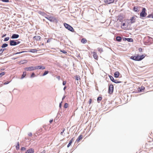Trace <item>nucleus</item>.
<instances>
[{"label":"nucleus","instance_id":"nucleus-1","mask_svg":"<svg viewBox=\"0 0 153 153\" xmlns=\"http://www.w3.org/2000/svg\"><path fill=\"white\" fill-rule=\"evenodd\" d=\"M146 56V55L145 54L140 56L137 54L136 56H131L130 57V59L135 61H140L143 59Z\"/></svg>","mask_w":153,"mask_h":153},{"label":"nucleus","instance_id":"nucleus-2","mask_svg":"<svg viewBox=\"0 0 153 153\" xmlns=\"http://www.w3.org/2000/svg\"><path fill=\"white\" fill-rule=\"evenodd\" d=\"M146 8L144 7H143L142 11L140 13V16L141 18H142L146 16L147 14L146 13Z\"/></svg>","mask_w":153,"mask_h":153},{"label":"nucleus","instance_id":"nucleus-3","mask_svg":"<svg viewBox=\"0 0 153 153\" xmlns=\"http://www.w3.org/2000/svg\"><path fill=\"white\" fill-rule=\"evenodd\" d=\"M64 25L66 28L67 29L70 31L72 32L74 31V30L73 28L69 25L67 23H65L64 24Z\"/></svg>","mask_w":153,"mask_h":153},{"label":"nucleus","instance_id":"nucleus-4","mask_svg":"<svg viewBox=\"0 0 153 153\" xmlns=\"http://www.w3.org/2000/svg\"><path fill=\"white\" fill-rule=\"evenodd\" d=\"M136 17H137V16H133L131 18L130 20L128 19L126 20V22H127L128 23V22L130 21V23L131 24L134 23L136 22Z\"/></svg>","mask_w":153,"mask_h":153},{"label":"nucleus","instance_id":"nucleus-5","mask_svg":"<svg viewBox=\"0 0 153 153\" xmlns=\"http://www.w3.org/2000/svg\"><path fill=\"white\" fill-rule=\"evenodd\" d=\"M114 86L113 85L111 84L109 85L108 89V92L110 94L112 93L113 91Z\"/></svg>","mask_w":153,"mask_h":153},{"label":"nucleus","instance_id":"nucleus-6","mask_svg":"<svg viewBox=\"0 0 153 153\" xmlns=\"http://www.w3.org/2000/svg\"><path fill=\"white\" fill-rule=\"evenodd\" d=\"M24 69L26 71H31L35 70V67L31 66L29 67L25 68Z\"/></svg>","mask_w":153,"mask_h":153},{"label":"nucleus","instance_id":"nucleus-7","mask_svg":"<svg viewBox=\"0 0 153 153\" xmlns=\"http://www.w3.org/2000/svg\"><path fill=\"white\" fill-rule=\"evenodd\" d=\"M141 7L140 6L134 7L133 8V10L135 12L137 13L139 12L140 10V8Z\"/></svg>","mask_w":153,"mask_h":153},{"label":"nucleus","instance_id":"nucleus-8","mask_svg":"<svg viewBox=\"0 0 153 153\" xmlns=\"http://www.w3.org/2000/svg\"><path fill=\"white\" fill-rule=\"evenodd\" d=\"M45 18L51 22L54 21L55 19V18L51 16H48L47 17H45Z\"/></svg>","mask_w":153,"mask_h":153},{"label":"nucleus","instance_id":"nucleus-9","mask_svg":"<svg viewBox=\"0 0 153 153\" xmlns=\"http://www.w3.org/2000/svg\"><path fill=\"white\" fill-rule=\"evenodd\" d=\"M114 0H104V1L105 3L107 4L113 3L114 2Z\"/></svg>","mask_w":153,"mask_h":153},{"label":"nucleus","instance_id":"nucleus-10","mask_svg":"<svg viewBox=\"0 0 153 153\" xmlns=\"http://www.w3.org/2000/svg\"><path fill=\"white\" fill-rule=\"evenodd\" d=\"M17 45L16 42L13 40H11L10 41V45L11 46H14Z\"/></svg>","mask_w":153,"mask_h":153},{"label":"nucleus","instance_id":"nucleus-11","mask_svg":"<svg viewBox=\"0 0 153 153\" xmlns=\"http://www.w3.org/2000/svg\"><path fill=\"white\" fill-rule=\"evenodd\" d=\"M34 149H30L27 150L25 153H34Z\"/></svg>","mask_w":153,"mask_h":153},{"label":"nucleus","instance_id":"nucleus-12","mask_svg":"<svg viewBox=\"0 0 153 153\" xmlns=\"http://www.w3.org/2000/svg\"><path fill=\"white\" fill-rule=\"evenodd\" d=\"M35 70L36 69H45V68L44 67H43L42 66H38L35 67Z\"/></svg>","mask_w":153,"mask_h":153},{"label":"nucleus","instance_id":"nucleus-13","mask_svg":"<svg viewBox=\"0 0 153 153\" xmlns=\"http://www.w3.org/2000/svg\"><path fill=\"white\" fill-rule=\"evenodd\" d=\"M128 25L126 24V23H123L121 25V27L123 29H126L128 26Z\"/></svg>","mask_w":153,"mask_h":153},{"label":"nucleus","instance_id":"nucleus-14","mask_svg":"<svg viewBox=\"0 0 153 153\" xmlns=\"http://www.w3.org/2000/svg\"><path fill=\"white\" fill-rule=\"evenodd\" d=\"M93 53V56L94 59L96 60H97L98 59V56L96 53L95 52H94Z\"/></svg>","mask_w":153,"mask_h":153},{"label":"nucleus","instance_id":"nucleus-15","mask_svg":"<svg viewBox=\"0 0 153 153\" xmlns=\"http://www.w3.org/2000/svg\"><path fill=\"white\" fill-rule=\"evenodd\" d=\"M41 37L39 36H35L33 37V38L35 39L36 41H39L41 39Z\"/></svg>","mask_w":153,"mask_h":153},{"label":"nucleus","instance_id":"nucleus-16","mask_svg":"<svg viewBox=\"0 0 153 153\" xmlns=\"http://www.w3.org/2000/svg\"><path fill=\"white\" fill-rule=\"evenodd\" d=\"M19 37V35L18 34H13L11 36L12 39H16Z\"/></svg>","mask_w":153,"mask_h":153},{"label":"nucleus","instance_id":"nucleus-17","mask_svg":"<svg viewBox=\"0 0 153 153\" xmlns=\"http://www.w3.org/2000/svg\"><path fill=\"white\" fill-rule=\"evenodd\" d=\"M114 75L115 77L116 78L118 77L120 75L119 72L118 71L115 72L114 73Z\"/></svg>","mask_w":153,"mask_h":153},{"label":"nucleus","instance_id":"nucleus-18","mask_svg":"<svg viewBox=\"0 0 153 153\" xmlns=\"http://www.w3.org/2000/svg\"><path fill=\"white\" fill-rule=\"evenodd\" d=\"M82 138V135H80L76 140V141L79 142V141Z\"/></svg>","mask_w":153,"mask_h":153},{"label":"nucleus","instance_id":"nucleus-19","mask_svg":"<svg viewBox=\"0 0 153 153\" xmlns=\"http://www.w3.org/2000/svg\"><path fill=\"white\" fill-rule=\"evenodd\" d=\"M87 40L86 39L83 38L82 39L81 41V42L83 44H85L87 42Z\"/></svg>","mask_w":153,"mask_h":153},{"label":"nucleus","instance_id":"nucleus-20","mask_svg":"<svg viewBox=\"0 0 153 153\" xmlns=\"http://www.w3.org/2000/svg\"><path fill=\"white\" fill-rule=\"evenodd\" d=\"M145 87L143 86H141V88H139L138 91L139 92H141L143 90L145 89Z\"/></svg>","mask_w":153,"mask_h":153},{"label":"nucleus","instance_id":"nucleus-21","mask_svg":"<svg viewBox=\"0 0 153 153\" xmlns=\"http://www.w3.org/2000/svg\"><path fill=\"white\" fill-rule=\"evenodd\" d=\"M74 141L73 138H72L71 139L69 143L67 146V147H69L71 144L72 142Z\"/></svg>","mask_w":153,"mask_h":153},{"label":"nucleus","instance_id":"nucleus-22","mask_svg":"<svg viewBox=\"0 0 153 153\" xmlns=\"http://www.w3.org/2000/svg\"><path fill=\"white\" fill-rule=\"evenodd\" d=\"M116 39L118 42H120L121 41L122 39L120 36H117L116 37Z\"/></svg>","mask_w":153,"mask_h":153},{"label":"nucleus","instance_id":"nucleus-23","mask_svg":"<svg viewBox=\"0 0 153 153\" xmlns=\"http://www.w3.org/2000/svg\"><path fill=\"white\" fill-rule=\"evenodd\" d=\"M38 50L36 49H31L29 52L32 53H35Z\"/></svg>","mask_w":153,"mask_h":153},{"label":"nucleus","instance_id":"nucleus-24","mask_svg":"<svg viewBox=\"0 0 153 153\" xmlns=\"http://www.w3.org/2000/svg\"><path fill=\"white\" fill-rule=\"evenodd\" d=\"M26 72H23V74L22 75V76L21 77V79H23L26 75Z\"/></svg>","mask_w":153,"mask_h":153},{"label":"nucleus","instance_id":"nucleus-25","mask_svg":"<svg viewBox=\"0 0 153 153\" xmlns=\"http://www.w3.org/2000/svg\"><path fill=\"white\" fill-rule=\"evenodd\" d=\"M102 98L101 97H98L97 98V101L99 103L100 101L102 100Z\"/></svg>","mask_w":153,"mask_h":153},{"label":"nucleus","instance_id":"nucleus-26","mask_svg":"<svg viewBox=\"0 0 153 153\" xmlns=\"http://www.w3.org/2000/svg\"><path fill=\"white\" fill-rule=\"evenodd\" d=\"M127 40L128 42H133V39L131 38L127 39Z\"/></svg>","mask_w":153,"mask_h":153},{"label":"nucleus","instance_id":"nucleus-27","mask_svg":"<svg viewBox=\"0 0 153 153\" xmlns=\"http://www.w3.org/2000/svg\"><path fill=\"white\" fill-rule=\"evenodd\" d=\"M5 74V72H3L0 73V78L2 77Z\"/></svg>","mask_w":153,"mask_h":153},{"label":"nucleus","instance_id":"nucleus-28","mask_svg":"<svg viewBox=\"0 0 153 153\" xmlns=\"http://www.w3.org/2000/svg\"><path fill=\"white\" fill-rule=\"evenodd\" d=\"M27 61L26 60H24L23 61H21L19 63L20 64H24V63H27Z\"/></svg>","mask_w":153,"mask_h":153},{"label":"nucleus","instance_id":"nucleus-29","mask_svg":"<svg viewBox=\"0 0 153 153\" xmlns=\"http://www.w3.org/2000/svg\"><path fill=\"white\" fill-rule=\"evenodd\" d=\"M68 106V103H66L65 104L64 107L65 108H67Z\"/></svg>","mask_w":153,"mask_h":153},{"label":"nucleus","instance_id":"nucleus-30","mask_svg":"<svg viewBox=\"0 0 153 153\" xmlns=\"http://www.w3.org/2000/svg\"><path fill=\"white\" fill-rule=\"evenodd\" d=\"M75 77L76 78V79L77 80H80V78L79 76H75Z\"/></svg>","mask_w":153,"mask_h":153},{"label":"nucleus","instance_id":"nucleus-31","mask_svg":"<svg viewBox=\"0 0 153 153\" xmlns=\"http://www.w3.org/2000/svg\"><path fill=\"white\" fill-rule=\"evenodd\" d=\"M97 49L98 51L100 53L103 51L102 49L101 48H98Z\"/></svg>","mask_w":153,"mask_h":153},{"label":"nucleus","instance_id":"nucleus-32","mask_svg":"<svg viewBox=\"0 0 153 153\" xmlns=\"http://www.w3.org/2000/svg\"><path fill=\"white\" fill-rule=\"evenodd\" d=\"M49 73V71H45L43 74V76H44L47 74Z\"/></svg>","mask_w":153,"mask_h":153},{"label":"nucleus","instance_id":"nucleus-33","mask_svg":"<svg viewBox=\"0 0 153 153\" xmlns=\"http://www.w3.org/2000/svg\"><path fill=\"white\" fill-rule=\"evenodd\" d=\"M8 45L7 44H4L2 45V48H5L7 47Z\"/></svg>","mask_w":153,"mask_h":153},{"label":"nucleus","instance_id":"nucleus-34","mask_svg":"<svg viewBox=\"0 0 153 153\" xmlns=\"http://www.w3.org/2000/svg\"><path fill=\"white\" fill-rule=\"evenodd\" d=\"M153 14H150L148 16H147V18H151L152 17V18H153Z\"/></svg>","mask_w":153,"mask_h":153},{"label":"nucleus","instance_id":"nucleus-35","mask_svg":"<svg viewBox=\"0 0 153 153\" xmlns=\"http://www.w3.org/2000/svg\"><path fill=\"white\" fill-rule=\"evenodd\" d=\"M9 37L5 38L4 39V41H7L9 40Z\"/></svg>","mask_w":153,"mask_h":153},{"label":"nucleus","instance_id":"nucleus-36","mask_svg":"<svg viewBox=\"0 0 153 153\" xmlns=\"http://www.w3.org/2000/svg\"><path fill=\"white\" fill-rule=\"evenodd\" d=\"M110 79L113 82H115V81H114V78L112 76H111V77H110Z\"/></svg>","mask_w":153,"mask_h":153},{"label":"nucleus","instance_id":"nucleus-37","mask_svg":"<svg viewBox=\"0 0 153 153\" xmlns=\"http://www.w3.org/2000/svg\"><path fill=\"white\" fill-rule=\"evenodd\" d=\"M65 130V128H63V129L62 130V131H61V133H60V134H61V135H63V133L64 132Z\"/></svg>","mask_w":153,"mask_h":153},{"label":"nucleus","instance_id":"nucleus-38","mask_svg":"<svg viewBox=\"0 0 153 153\" xmlns=\"http://www.w3.org/2000/svg\"><path fill=\"white\" fill-rule=\"evenodd\" d=\"M60 51L61 52L63 53H65H65H67V52L66 51H65V50H61Z\"/></svg>","mask_w":153,"mask_h":153},{"label":"nucleus","instance_id":"nucleus-39","mask_svg":"<svg viewBox=\"0 0 153 153\" xmlns=\"http://www.w3.org/2000/svg\"><path fill=\"white\" fill-rule=\"evenodd\" d=\"M138 50L139 52H142L143 49L142 48H140L138 49Z\"/></svg>","mask_w":153,"mask_h":153},{"label":"nucleus","instance_id":"nucleus-40","mask_svg":"<svg viewBox=\"0 0 153 153\" xmlns=\"http://www.w3.org/2000/svg\"><path fill=\"white\" fill-rule=\"evenodd\" d=\"M35 76V74L34 73H32L31 76V77H34Z\"/></svg>","mask_w":153,"mask_h":153},{"label":"nucleus","instance_id":"nucleus-41","mask_svg":"<svg viewBox=\"0 0 153 153\" xmlns=\"http://www.w3.org/2000/svg\"><path fill=\"white\" fill-rule=\"evenodd\" d=\"M2 1L4 2H8L9 1V0H2Z\"/></svg>","mask_w":153,"mask_h":153},{"label":"nucleus","instance_id":"nucleus-42","mask_svg":"<svg viewBox=\"0 0 153 153\" xmlns=\"http://www.w3.org/2000/svg\"><path fill=\"white\" fill-rule=\"evenodd\" d=\"M4 50H2V49H0V54H1L3 52Z\"/></svg>","mask_w":153,"mask_h":153},{"label":"nucleus","instance_id":"nucleus-43","mask_svg":"<svg viewBox=\"0 0 153 153\" xmlns=\"http://www.w3.org/2000/svg\"><path fill=\"white\" fill-rule=\"evenodd\" d=\"M16 149L17 150L19 149V142L18 143V145L16 146Z\"/></svg>","mask_w":153,"mask_h":153},{"label":"nucleus","instance_id":"nucleus-44","mask_svg":"<svg viewBox=\"0 0 153 153\" xmlns=\"http://www.w3.org/2000/svg\"><path fill=\"white\" fill-rule=\"evenodd\" d=\"M10 82L7 81V82H5V83H4L3 84L4 85H6V84H7L9 83Z\"/></svg>","mask_w":153,"mask_h":153},{"label":"nucleus","instance_id":"nucleus-45","mask_svg":"<svg viewBox=\"0 0 153 153\" xmlns=\"http://www.w3.org/2000/svg\"><path fill=\"white\" fill-rule=\"evenodd\" d=\"M51 39V38L48 39L47 41V43H49L50 42Z\"/></svg>","mask_w":153,"mask_h":153},{"label":"nucleus","instance_id":"nucleus-46","mask_svg":"<svg viewBox=\"0 0 153 153\" xmlns=\"http://www.w3.org/2000/svg\"><path fill=\"white\" fill-rule=\"evenodd\" d=\"M66 81H63V83H62V84L63 85H65V84H66Z\"/></svg>","mask_w":153,"mask_h":153},{"label":"nucleus","instance_id":"nucleus-47","mask_svg":"<svg viewBox=\"0 0 153 153\" xmlns=\"http://www.w3.org/2000/svg\"><path fill=\"white\" fill-rule=\"evenodd\" d=\"M92 100L91 99H90V100H89V104H91V103L92 102Z\"/></svg>","mask_w":153,"mask_h":153},{"label":"nucleus","instance_id":"nucleus-48","mask_svg":"<svg viewBox=\"0 0 153 153\" xmlns=\"http://www.w3.org/2000/svg\"><path fill=\"white\" fill-rule=\"evenodd\" d=\"M62 102L59 105V107L60 108H61V106H62Z\"/></svg>","mask_w":153,"mask_h":153},{"label":"nucleus","instance_id":"nucleus-49","mask_svg":"<svg viewBox=\"0 0 153 153\" xmlns=\"http://www.w3.org/2000/svg\"><path fill=\"white\" fill-rule=\"evenodd\" d=\"M25 51H22V52H17L16 53V54H19V53H23V52H25Z\"/></svg>","mask_w":153,"mask_h":153},{"label":"nucleus","instance_id":"nucleus-50","mask_svg":"<svg viewBox=\"0 0 153 153\" xmlns=\"http://www.w3.org/2000/svg\"><path fill=\"white\" fill-rule=\"evenodd\" d=\"M59 80L60 79V76H58L56 77Z\"/></svg>","mask_w":153,"mask_h":153},{"label":"nucleus","instance_id":"nucleus-51","mask_svg":"<svg viewBox=\"0 0 153 153\" xmlns=\"http://www.w3.org/2000/svg\"><path fill=\"white\" fill-rule=\"evenodd\" d=\"M28 135L30 136H31L32 135V134L31 133H29L28 134Z\"/></svg>","mask_w":153,"mask_h":153},{"label":"nucleus","instance_id":"nucleus-52","mask_svg":"<svg viewBox=\"0 0 153 153\" xmlns=\"http://www.w3.org/2000/svg\"><path fill=\"white\" fill-rule=\"evenodd\" d=\"M127 38H124L123 39V40H127Z\"/></svg>","mask_w":153,"mask_h":153},{"label":"nucleus","instance_id":"nucleus-53","mask_svg":"<svg viewBox=\"0 0 153 153\" xmlns=\"http://www.w3.org/2000/svg\"><path fill=\"white\" fill-rule=\"evenodd\" d=\"M114 81H115V82H114L115 83H119V82H118L117 81V80H114Z\"/></svg>","mask_w":153,"mask_h":153},{"label":"nucleus","instance_id":"nucleus-54","mask_svg":"<svg viewBox=\"0 0 153 153\" xmlns=\"http://www.w3.org/2000/svg\"><path fill=\"white\" fill-rule=\"evenodd\" d=\"M45 150H44L42 152L40 153H45Z\"/></svg>","mask_w":153,"mask_h":153},{"label":"nucleus","instance_id":"nucleus-55","mask_svg":"<svg viewBox=\"0 0 153 153\" xmlns=\"http://www.w3.org/2000/svg\"><path fill=\"white\" fill-rule=\"evenodd\" d=\"M53 121V120H50L49 122H50V123H51Z\"/></svg>","mask_w":153,"mask_h":153},{"label":"nucleus","instance_id":"nucleus-56","mask_svg":"<svg viewBox=\"0 0 153 153\" xmlns=\"http://www.w3.org/2000/svg\"><path fill=\"white\" fill-rule=\"evenodd\" d=\"M20 43V42L19 41H17L16 42V43H17V45L19 44Z\"/></svg>","mask_w":153,"mask_h":153},{"label":"nucleus","instance_id":"nucleus-57","mask_svg":"<svg viewBox=\"0 0 153 153\" xmlns=\"http://www.w3.org/2000/svg\"><path fill=\"white\" fill-rule=\"evenodd\" d=\"M65 96H64V97H63V98H62V100H64V99L65 98Z\"/></svg>","mask_w":153,"mask_h":153},{"label":"nucleus","instance_id":"nucleus-58","mask_svg":"<svg viewBox=\"0 0 153 153\" xmlns=\"http://www.w3.org/2000/svg\"><path fill=\"white\" fill-rule=\"evenodd\" d=\"M6 35V34H5L4 35H3L2 37H4V36H5Z\"/></svg>","mask_w":153,"mask_h":153},{"label":"nucleus","instance_id":"nucleus-59","mask_svg":"<svg viewBox=\"0 0 153 153\" xmlns=\"http://www.w3.org/2000/svg\"><path fill=\"white\" fill-rule=\"evenodd\" d=\"M66 88V86H65L64 88V90H65V88Z\"/></svg>","mask_w":153,"mask_h":153},{"label":"nucleus","instance_id":"nucleus-60","mask_svg":"<svg viewBox=\"0 0 153 153\" xmlns=\"http://www.w3.org/2000/svg\"><path fill=\"white\" fill-rule=\"evenodd\" d=\"M68 153V152H66V153Z\"/></svg>","mask_w":153,"mask_h":153},{"label":"nucleus","instance_id":"nucleus-61","mask_svg":"<svg viewBox=\"0 0 153 153\" xmlns=\"http://www.w3.org/2000/svg\"><path fill=\"white\" fill-rule=\"evenodd\" d=\"M8 153H10V152H8Z\"/></svg>","mask_w":153,"mask_h":153},{"label":"nucleus","instance_id":"nucleus-62","mask_svg":"<svg viewBox=\"0 0 153 153\" xmlns=\"http://www.w3.org/2000/svg\"><path fill=\"white\" fill-rule=\"evenodd\" d=\"M153 17V16H152Z\"/></svg>","mask_w":153,"mask_h":153}]
</instances>
